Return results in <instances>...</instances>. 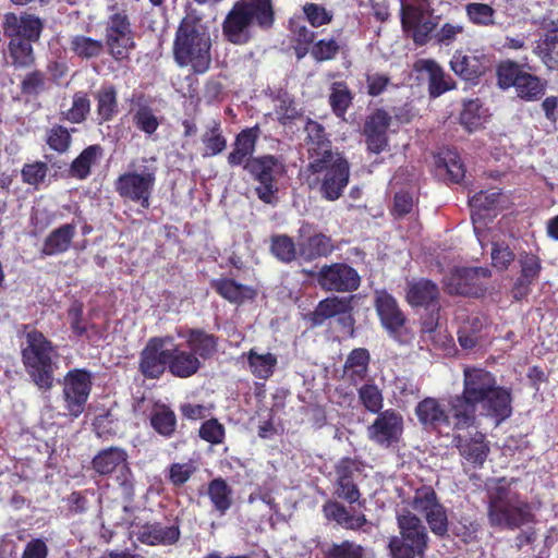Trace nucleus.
<instances>
[{"instance_id":"1","label":"nucleus","mask_w":558,"mask_h":558,"mask_svg":"<svg viewBox=\"0 0 558 558\" xmlns=\"http://www.w3.org/2000/svg\"><path fill=\"white\" fill-rule=\"evenodd\" d=\"M514 480H490L487 487V518L494 527L519 529L533 521L532 506L521 498Z\"/></svg>"},{"instance_id":"2","label":"nucleus","mask_w":558,"mask_h":558,"mask_svg":"<svg viewBox=\"0 0 558 558\" xmlns=\"http://www.w3.org/2000/svg\"><path fill=\"white\" fill-rule=\"evenodd\" d=\"M275 22L272 0H238L222 23L223 36L234 45L254 37V29H269Z\"/></svg>"},{"instance_id":"3","label":"nucleus","mask_w":558,"mask_h":558,"mask_svg":"<svg viewBox=\"0 0 558 558\" xmlns=\"http://www.w3.org/2000/svg\"><path fill=\"white\" fill-rule=\"evenodd\" d=\"M210 37L201 21L193 16L184 17L175 33L173 57L179 66H192L196 73L208 70L210 57Z\"/></svg>"},{"instance_id":"4","label":"nucleus","mask_w":558,"mask_h":558,"mask_svg":"<svg viewBox=\"0 0 558 558\" xmlns=\"http://www.w3.org/2000/svg\"><path fill=\"white\" fill-rule=\"evenodd\" d=\"M302 177L311 190L318 192L324 199L333 202L341 197L349 183V162L340 153L315 158L307 161Z\"/></svg>"},{"instance_id":"5","label":"nucleus","mask_w":558,"mask_h":558,"mask_svg":"<svg viewBox=\"0 0 558 558\" xmlns=\"http://www.w3.org/2000/svg\"><path fill=\"white\" fill-rule=\"evenodd\" d=\"M463 392L498 421L511 415V396L508 389L497 385L496 378L482 368H465Z\"/></svg>"},{"instance_id":"6","label":"nucleus","mask_w":558,"mask_h":558,"mask_svg":"<svg viewBox=\"0 0 558 558\" xmlns=\"http://www.w3.org/2000/svg\"><path fill=\"white\" fill-rule=\"evenodd\" d=\"M58 356L56 347L40 331L26 332L22 360L28 375L39 389L47 391L52 388Z\"/></svg>"},{"instance_id":"7","label":"nucleus","mask_w":558,"mask_h":558,"mask_svg":"<svg viewBox=\"0 0 558 558\" xmlns=\"http://www.w3.org/2000/svg\"><path fill=\"white\" fill-rule=\"evenodd\" d=\"M399 534L389 538L390 558H425L428 534L425 525L410 511L397 515Z\"/></svg>"},{"instance_id":"8","label":"nucleus","mask_w":558,"mask_h":558,"mask_svg":"<svg viewBox=\"0 0 558 558\" xmlns=\"http://www.w3.org/2000/svg\"><path fill=\"white\" fill-rule=\"evenodd\" d=\"M157 171L155 158H142L140 165L133 161L130 163L129 170L116 180V191L121 197L138 203L143 208H148Z\"/></svg>"},{"instance_id":"9","label":"nucleus","mask_w":558,"mask_h":558,"mask_svg":"<svg viewBox=\"0 0 558 558\" xmlns=\"http://www.w3.org/2000/svg\"><path fill=\"white\" fill-rule=\"evenodd\" d=\"M244 169L259 183L255 189L258 197L265 203H271L278 190L276 180L284 173L283 162L275 156L266 155L247 159Z\"/></svg>"},{"instance_id":"10","label":"nucleus","mask_w":558,"mask_h":558,"mask_svg":"<svg viewBox=\"0 0 558 558\" xmlns=\"http://www.w3.org/2000/svg\"><path fill=\"white\" fill-rule=\"evenodd\" d=\"M400 7L403 28L412 33L416 44L424 45L436 26L428 0H403Z\"/></svg>"},{"instance_id":"11","label":"nucleus","mask_w":558,"mask_h":558,"mask_svg":"<svg viewBox=\"0 0 558 558\" xmlns=\"http://www.w3.org/2000/svg\"><path fill=\"white\" fill-rule=\"evenodd\" d=\"M412 509L423 514L433 533L442 536L448 531L445 508L438 502L435 490L430 486L417 488L410 501Z\"/></svg>"},{"instance_id":"12","label":"nucleus","mask_w":558,"mask_h":558,"mask_svg":"<svg viewBox=\"0 0 558 558\" xmlns=\"http://www.w3.org/2000/svg\"><path fill=\"white\" fill-rule=\"evenodd\" d=\"M92 390V376L84 369H72L63 378V400L70 416L78 417Z\"/></svg>"},{"instance_id":"13","label":"nucleus","mask_w":558,"mask_h":558,"mask_svg":"<svg viewBox=\"0 0 558 558\" xmlns=\"http://www.w3.org/2000/svg\"><path fill=\"white\" fill-rule=\"evenodd\" d=\"M322 289L336 292H353L361 284L357 271L345 263L324 265L316 276Z\"/></svg>"},{"instance_id":"14","label":"nucleus","mask_w":558,"mask_h":558,"mask_svg":"<svg viewBox=\"0 0 558 558\" xmlns=\"http://www.w3.org/2000/svg\"><path fill=\"white\" fill-rule=\"evenodd\" d=\"M106 46L110 54L119 60L125 58L134 47L129 19L123 13H114L106 23Z\"/></svg>"},{"instance_id":"15","label":"nucleus","mask_w":558,"mask_h":558,"mask_svg":"<svg viewBox=\"0 0 558 558\" xmlns=\"http://www.w3.org/2000/svg\"><path fill=\"white\" fill-rule=\"evenodd\" d=\"M128 453L119 447H110L99 451L93 459L92 465L99 475H108L114 471L120 474L118 481L125 492L133 487L132 474L126 464Z\"/></svg>"},{"instance_id":"16","label":"nucleus","mask_w":558,"mask_h":558,"mask_svg":"<svg viewBox=\"0 0 558 558\" xmlns=\"http://www.w3.org/2000/svg\"><path fill=\"white\" fill-rule=\"evenodd\" d=\"M372 425L367 427V436L381 447H390L399 441L403 432V417L397 411L389 409L377 413Z\"/></svg>"},{"instance_id":"17","label":"nucleus","mask_w":558,"mask_h":558,"mask_svg":"<svg viewBox=\"0 0 558 558\" xmlns=\"http://www.w3.org/2000/svg\"><path fill=\"white\" fill-rule=\"evenodd\" d=\"M489 58L481 51H470L469 53L457 50L451 60V70L465 81H475L489 69Z\"/></svg>"},{"instance_id":"18","label":"nucleus","mask_w":558,"mask_h":558,"mask_svg":"<svg viewBox=\"0 0 558 558\" xmlns=\"http://www.w3.org/2000/svg\"><path fill=\"white\" fill-rule=\"evenodd\" d=\"M2 27L4 35L10 39L36 41L40 37L44 25L43 21L34 14L7 13Z\"/></svg>"},{"instance_id":"19","label":"nucleus","mask_w":558,"mask_h":558,"mask_svg":"<svg viewBox=\"0 0 558 558\" xmlns=\"http://www.w3.org/2000/svg\"><path fill=\"white\" fill-rule=\"evenodd\" d=\"M132 533L138 542L148 546L175 544L181 534L178 524H163L160 522L138 525Z\"/></svg>"},{"instance_id":"20","label":"nucleus","mask_w":558,"mask_h":558,"mask_svg":"<svg viewBox=\"0 0 558 558\" xmlns=\"http://www.w3.org/2000/svg\"><path fill=\"white\" fill-rule=\"evenodd\" d=\"M166 340L153 338L141 355V371L145 377L158 378L166 369L170 359V350L165 349Z\"/></svg>"},{"instance_id":"21","label":"nucleus","mask_w":558,"mask_h":558,"mask_svg":"<svg viewBox=\"0 0 558 558\" xmlns=\"http://www.w3.org/2000/svg\"><path fill=\"white\" fill-rule=\"evenodd\" d=\"M391 117L384 110L375 111L366 120L364 134L366 136L367 148L373 153H380L387 147V130L390 125Z\"/></svg>"},{"instance_id":"22","label":"nucleus","mask_w":558,"mask_h":558,"mask_svg":"<svg viewBox=\"0 0 558 558\" xmlns=\"http://www.w3.org/2000/svg\"><path fill=\"white\" fill-rule=\"evenodd\" d=\"M460 454L470 463L482 465L489 452L488 445L485 441V435L475 430L468 436L457 435L453 438Z\"/></svg>"},{"instance_id":"23","label":"nucleus","mask_w":558,"mask_h":558,"mask_svg":"<svg viewBox=\"0 0 558 558\" xmlns=\"http://www.w3.org/2000/svg\"><path fill=\"white\" fill-rule=\"evenodd\" d=\"M480 404L472 400L466 393L453 396L448 401L450 421L453 422V428L463 429L474 425L476 416V407Z\"/></svg>"},{"instance_id":"24","label":"nucleus","mask_w":558,"mask_h":558,"mask_svg":"<svg viewBox=\"0 0 558 558\" xmlns=\"http://www.w3.org/2000/svg\"><path fill=\"white\" fill-rule=\"evenodd\" d=\"M376 310L383 326L388 331L396 332L404 325L405 317L396 299L386 291L376 292Z\"/></svg>"},{"instance_id":"25","label":"nucleus","mask_w":558,"mask_h":558,"mask_svg":"<svg viewBox=\"0 0 558 558\" xmlns=\"http://www.w3.org/2000/svg\"><path fill=\"white\" fill-rule=\"evenodd\" d=\"M307 161L315 158H326L327 155L338 154L332 149L331 142L328 140L325 129L319 123L310 120L305 125Z\"/></svg>"},{"instance_id":"26","label":"nucleus","mask_w":558,"mask_h":558,"mask_svg":"<svg viewBox=\"0 0 558 558\" xmlns=\"http://www.w3.org/2000/svg\"><path fill=\"white\" fill-rule=\"evenodd\" d=\"M415 69L427 74L430 96L438 97L445 92L454 88V82L451 76L446 74L440 65L434 60H418L415 63Z\"/></svg>"},{"instance_id":"27","label":"nucleus","mask_w":558,"mask_h":558,"mask_svg":"<svg viewBox=\"0 0 558 558\" xmlns=\"http://www.w3.org/2000/svg\"><path fill=\"white\" fill-rule=\"evenodd\" d=\"M418 421L426 427L450 426V415L435 398H425L415 408Z\"/></svg>"},{"instance_id":"28","label":"nucleus","mask_w":558,"mask_h":558,"mask_svg":"<svg viewBox=\"0 0 558 558\" xmlns=\"http://www.w3.org/2000/svg\"><path fill=\"white\" fill-rule=\"evenodd\" d=\"M439 289L430 280L417 279L408 283L407 300L412 306H436Z\"/></svg>"},{"instance_id":"29","label":"nucleus","mask_w":558,"mask_h":558,"mask_svg":"<svg viewBox=\"0 0 558 558\" xmlns=\"http://www.w3.org/2000/svg\"><path fill=\"white\" fill-rule=\"evenodd\" d=\"M180 336L186 339L187 348L198 359H210L218 351L217 337L203 329H189L185 335Z\"/></svg>"},{"instance_id":"30","label":"nucleus","mask_w":558,"mask_h":558,"mask_svg":"<svg viewBox=\"0 0 558 558\" xmlns=\"http://www.w3.org/2000/svg\"><path fill=\"white\" fill-rule=\"evenodd\" d=\"M323 512L326 519L335 521L347 530H360L367 523L363 513H352L338 501H327L323 506Z\"/></svg>"},{"instance_id":"31","label":"nucleus","mask_w":558,"mask_h":558,"mask_svg":"<svg viewBox=\"0 0 558 558\" xmlns=\"http://www.w3.org/2000/svg\"><path fill=\"white\" fill-rule=\"evenodd\" d=\"M258 134L259 129L257 126L245 129L238 134L233 144V150L228 156L230 166H244L246 160L252 158L251 156L255 150Z\"/></svg>"},{"instance_id":"32","label":"nucleus","mask_w":558,"mask_h":558,"mask_svg":"<svg viewBox=\"0 0 558 558\" xmlns=\"http://www.w3.org/2000/svg\"><path fill=\"white\" fill-rule=\"evenodd\" d=\"M337 486L335 494L337 497L349 504L357 502L361 494L353 481V463L350 460H342L336 468Z\"/></svg>"},{"instance_id":"33","label":"nucleus","mask_w":558,"mask_h":558,"mask_svg":"<svg viewBox=\"0 0 558 558\" xmlns=\"http://www.w3.org/2000/svg\"><path fill=\"white\" fill-rule=\"evenodd\" d=\"M201 365L199 359L192 352H186L178 348L170 350L168 366L172 375L180 378H187L197 373Z\"/></svg>"},{"instance_id":"34","label":"nucleus","mask_w":558,"mask_h":558,"mask_svg":"<svg viewBox=\"0 0 558 558\" xmlns=\"http://www.w3.org/2000/svg\"><path fill=\"white\" fill-rule=\"evenodd\" d=\"M75 225L66 223L50 232L44 242L41 253L56 255L68 251L75 235Z\"/></svg>"},{"instance_id":"35","label":"nucleus","mask_w":558,"mask_h":558,"mask_svg":"<svg viewBox=\"0 0 558 558\" xmlns=\"http://www.w3.org/2000/svg\"><path fill=\"white\" fill-rule=\"evenodd\" d=\"M351 310V298L331 296L318 303L311 319L316 326L336 315L345 314Z\"/></svg>"},{"instance_id":"36","label":"nucleus","mask_w":558,"mask_h":558,"mask_svg":"<svg viewBox=\"0 0 558 558\" xmlns=\"http://www.w3.org/2000/svg\"><path fill=\"white\" fill-rule=\"evenodd\" d=\"M211 287L219 295L231 303L240 304L255 296V291L252 288L238 283L232 279L222 278L214 280Z\"/></svg>"},{"instance_id":"37","label":"nucleus","mask_w":558,"mask_h":558,"mask_svg":"<svg viewBox=\"0 0 558 558\" xmlns=\"http://www.w3.org/2000/svg\"><path fill=\"white\" fill-rule=\"evenodd\" d=\"M104 49L105 44L101 39H95L83 34L72 35L69 38V50L80 59L98 58Z\"/></svg>"},{"instance_id":"38","label":"nucleus","mask_w":558,"mask_h":558,"mask_svg":"<svg viewBox=\"0 0 558 558\" xmlns=\"http://www.w3.org/2000/svg\"><path fill=\"white\" fill-rule=\"evenodd\" d=\"M521 276L515 283V296H523L527 292V288L533 283L539 275L541 262L533 254H526L520 258Z\"/></svg>"},{"instance_id":"39","label":"nucleus","mask_w":558,"mask_h":558,"mask_svg":"<svg viewBox=\"0 0 558 558\" xmlns=\"http://www.w3.org/2000/svg\"><path fill=\"white\" fill-rule=\"evenodd\" d=\"M150 424L158 434L170 437L175 432L177 417L167 405L155 404L150 412Z\"/></svg>"},{"instance_id":"40","label":"nucleus","mask_w":558,"mask_h":558,"mask_svg":"<svg viewBox=\"0 0 558 558\" xmlns=\"http://www.w3.org/2000/svg\"><path fill=\"white\" fill-rule=\"evenodd\" d=\"M371 356L366 349H354L344 363V373L351 381L363 380L368 371Z\"/></svg>"},{"instance_id":"41","label":"nucleus","mask_w":558,"mask_h":558,"mask_svg":"<svg viewBox=\"0 0 558 558\" xmlns=\"http://www.w3.org/2000/svg\"><path fill=\"white\" fill-rule=\"evenodd\" d=\"M214 508L223 515L232 505V489L222 478H215L207 492Z\"/></svg>"},{"instance_id":"42","label":"nucleus","mask_w":558,"mask_h":558,"mask_svg":"<svg viewBox=\"0 0 558 558\" xmlns=\"http://www.w3.org/2000/svg\"><path fill=\"white\" fill-rule=\"evenodd\" d=\"M300 253L306 259L327 256L333 251L330 238L317 233L300 242Z\"/></svg>"},{"instance_id":"43","label":"nucleus","mask_w":558,"mask_h":558,"mask_svg":"<svg viewBox=\"0 0 558 558\" xmlns=\"http://www.w3.org/2000/svg\"><path fill=\"white\" fill-rule=\"evenodd\" d=\"M102 154L99 145H92L85 148L72 162L71 173L78 179H85L90 173V168L97 162Z\"/></svg>"},{"instance_id":"44","label":"nucleus","mask_w":558,"mask_h":558,"mask_svg":"<svg viewBox=\"0 0 558 558\" xmlns=\"http://www.w3.org/2000/svg\"><path fill=\"white\" fill-rule=\"evenodd\" d=\"M248 365L253 375L260 379H266L272 375L277 364V357L267 353H257L256 350H250L247 354Z\"/></svg>"},{"instance_id":"45","label":"nucleus","mask_w":558,"mask_h":558,"mask_svg":"<svg viewBox=\"0 0 558 558\" xmlns=\"http://www.w3.org/2000/svg\"><path fill=\"white\" fill-rule=\"evenodd\" d=\"M359 401L363 408L374 414L381 412L384 407V396L379 387L371 381L363 384L357 389Z\"/></svg>"},{"instance_id":"46","label":"nucleus","mask_w":558,"mask_h":558,"mask_svg":"<svg viewBox=\"0 0 558 558\" xmlns=\"http://www.w3.org/2000/svg\"><path fill=\"white\" fill-rule=\"evenodd\" d=\"M202 142L205 145V153L203 156L210 157L220 154L227 146V141L220 131V124L211 121L206 132L202 135Z\"/></svg>"},{"instance_id":"47","label":"nucleus","mask_w":558,"mask_h":558,"mask_svg":"<svg viewBox=\"0 0 558 558\" xmlns=\"http://www.w3.org/2000/svg\"><path fill=\"white\" fill-rule=\"evenodd\" d=\"M118 111L117 93L112 86L104 87L97 93V113L99 122L113 118Z\"/></svg>"},{"instance_id":"48","label":"nucleus","mask_w":558,"mask_h":558,"mask_svg":"<svg viewBox=\"0 0 558 558\" xmlns=\"http://www.w3.org/2000/svg\"><path fill=\"white\" fill-rule=\"evenodd\" d=\"M517 94L522 99L534 100L539 98L545 92V84L536 76L523 73L517 81L514 87Z\"/></svg>"},{"instance_id":"49","label":"nucleus","mask_w":558,"mask_h":558,"mask_svg":"<svg viewBox=\"0 0 558 558\" xmlns=\"http://www.w3.org/2000/svg\"><path fill=\"white\" fill-rule=\"evenodd\" d=\"M499 198L500 192L497 189L481 191L474 194L469 201L474 223L476 222V217L481 216V211L494 209L498 205Z\"/></svg>"},{"instance_id":"50","label":"nucleus","mask_w":558,"mask_h":558,"mask_svg":"<svg viewBox=\"0 0 558 558\" xmlns=\"http://www.w3.org/2000/svg\"><path fill=\"white\" fill-rule=\"evenodd\" d=\"M485 117V110L480 100L472 99L464 102L460 119L465 129L472 132L483 124Z\"/></svg>"},{"instance_id":"51","label":"nucleus","mask_w":558,"mask_h":558,"mask_svg":"<svg viewBox=\"0 0 558 558\" xmlns=\"http://www.w3.org/2000/svg\"><path fill=\"white\" fill-rule=\"evenodd\" d=\"M462 268L456 269L450 277L447 286L450 293L463 294V295H477L482 292V282H477L476 279L462 278Z\"/></svg>"},{"instance_id":"52","label":"nucleus","mask_w":558,"mask_h":558,"mask_svg":"<svg viewBox=\"0 0 558 558\" xmlns=\"http://www.w3.org/2000/svg\"><path fill=\"white\" fill-rule=\"evenodd\" d=\"M470 21L478 26H493L495 22V10L486 3L471 2L465 7Z\"/></svg>"},{"instance_id":"53","label":"nucleus","mask_w":558,"mask_h":558,"mask_svg":"<svg viewBox=\"0 0 558 558\" xmlns=\"http://www.w3.org/2000/svg\"><path fill=\"white\" fill-rule=\"evenodd\" d=\"M33 40H23L19 38L10 39L9 53L13 63L17 66H27L33 60Z\"/></svg>"},{"instance_id":"54","label":"nucleus","mask_w":558,"mask_h":558,"mask_svg":"<svg viewBox=\"0 0 558 558\" xmlns=\"http://www.w3.org/2000/svg\"><path fill=\"white\" fill-rule=\"evenodd\" d=\"M132 119L135 126L147 136L153 135L159 126V121L153 109L145 105H140L137 107L133 112Z\"/></svg>"},{"instance_id":"55","label":"nucleus","mask_w":558,"mask_h":558,"mask_svg":"<svg viewBox=\"0 0 558 558\" xmlns=\"http://www.w3.org/2000/svg\"><path fill=\"white\" fill-rule=\"evenodd\" d=\"M90 110V101L86 94L78 92L73 96L72 106L63 112L64 119L72 123L83 122Z\"/></svg>"},{"instance_id":"56","label":"nucleus","mask_w":558,"mask_h":558,"mask_svg":"<svg viewBox=\"0 0 558 558\" xmlns=\"http://www.w3.org/2000/svg\"><path fill=\"white\" fill-rule=\"evenodd\" d=\"M329 102L333 112L338 117H342L351 104L350 92L341 83L333 84L329 96Z\"/></svg>"},{"instance_id":"57","label":"nucleus","mask_w":558,"mask_h":558,"mask_svg":"<svg viewBox=\"0 0 558 558\" xmlns=\"http://www.w3.org/2000/svg\"><path fill=\"white\" fill-rule=\"evenodd\" d=\"M340 46L333 38L318 40L311 49V56L318 62L333 59L339 52Z\"/></svg>"},{"instance_id":"58","label":"nucleus","mask_w":558,"mask_h":558,"mask_svg":"<svg viewBox=\"0 0 558 558\" xmlns=\"http://www.w3.org/2000/svg\"><path fill=\"white\" fill-rule=\"evenodd\" d=\"M518 64L514 62H505L498 66L497 70V78L498 85L502 88H509L511 86H517V81L523 74Z\"/></svg>"},{"instance_id":"59","label":"nucleus","mask_w":558,"mask_h":558,"mask_svg":"<svg viewBox=\"0 0 558 558\" xmlns=\"http://www.w3.org/2000/svg\"><path fill=\"white\" fill-rule=\"evenodd\" d=\"M326 556L327 558H363V547L356 543L344 541L333 544Z\"/></svg>"},{"instance_id":"60","label":"nucleus","mask_w":558,"mask_h":558,"mask_svg":"<svg viewBox=\"0 0 558 558\" xmlns=\"http://www.w3.org/2000/svg\"><path fill=\"white\" fill-rule=\"evenodd\" d=\"M271 252L282 262H291L295 257V245L287 235L272 239Z\"/></svg>"},{"instance_id":"61","label":"nucleus","mask_w":558,"mask_h":558,"mask_svg":"<svg viewBox=\"0 0 558 558\" xmlns=\"http://www.w3.org/2000/svg\"><path fill=\"white\" fill-rule=\"evenodd\" d=\"M70 143L71 136L65 128L56 125L48 131L47 144L50 148L63 153L69 148Z\"/></svg>"},{"instance_id":"62","label":"nucleus","mask_w":558,"mask_h":558,"mask_svg":"<svg viewBox=\"0 0 558 558\" xmlns=\"http://www.w3.org/2000/svg\"><path fill=\"white\" fill-rule=\"evenodd\" d=\"M304 14L313 27H319L329 24L332 20V14L324 7L316 3H306L303 8Z\"/></svg>"},{"instance_id":"63","label":"nucleus","mask_w":558,"mask_h":558,"mask_svg":"<svg viewBox=\"0 0 558 558\" xmlns=\"http://www.w3.org/2000/svg\"><path fill=\"white\" fill-rule=\"evenodd\" d=\"M276 108L282 120H292L299 116L298 106L287 92L278 93L276 97Z\"/></svg>"},{"instance_id":"64","label":"nucleus","mask_w":558,"mask_h":558,"mask_svg":"<svg viewBox=\"0 0 558 558\" xmlns=\"http://www.w3.org/2000/svg\"><path fill=\"white\" fill-rule=\"evenodd\" d=\"M199 437L210 444H220L225 437V428L217 420H208L202 424Z\"/></svg>"}]
</instances>
